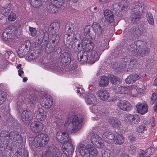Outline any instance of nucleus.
<instances>
[{
	"label": "nucleus",
	"instance_id": "obj_61",
	"mask_svg": "<svg viewBox=\"0 0 157 157\" xmlns=\"http://www.w3.org/2000/svg\"><path fill=\"white\" fill-rule=\"evenodd\" d=\"M139 155V157H146L145 156L146 155L145 152L144 151L141 150L140 151Z\"/></svg>",
	"mask_w": 157,
	"mask_h": 157
},
{
	"label": "nucleus",
	"instance_id": "obj_44",
	"mask_svg": "<svg viewBox=\"0 0 157 157\" xmlns=\"http://www.w3.org/2000/svg\"><path fill=\"white\" fill-rule=\"evenodd\" d=\"M147 18L149 23L151 25L154 24V21L151 13L150 12L148 13L147 15Z\"/></svg>",
	"mask_w": 157,
	"mask_h": 157
},
{
	"label": "nucleus",
	"instance_id": "obj_36",
	"mask_svg": "<svg viewBox=\"0 0 157 157\" xmlns=\"http://www.w3.org/2000/svg\"><path fill=\"white\" fill-rule=\"evenodd\" d=\"M141 16L133 13H132L130 19L131 22L133 23H137L141 18Z\"/></svg>",
	"mask_w": 157,
	"mask_h": 157
},
{
	"label": "nucleus",
	"instance_id": "obj_54",
	"mask_svg": "<svg viewBox=\"0 0 157 157\" xmlns=\"http://www.w3.org/2000/svg\"><path fill=\"white\" fill-rule=\"evenodd\" d=\"M136 147L133 145H131L128 148V150L131 154H134L136 151Z\"/></svg>",
	"mask_w": 157,
	"mask_h": 157
},
{
	"label": "nucleus",
	"instance_id": "obj_12",
	"mask_svg": "<svg viewBox=\"0 0 157 157\" xmlns=\"http://www.w3.org/2000/svg\"><path fill=\"white\" fill-rule=\"evenodd\" d=\"M91 112L96 114L97 116V118H96L95 120H97L98 118L105 117L107 114V111L105 109L102 108L100 106H93L91 107Z\"/></svg>",
	"mask_w": 157,
	"mask_h": 157
},
{
	"label": "nucleus",
	"instance_id": "obj_32",
	"mask_svg": "<svg viewBox=\"0 0 157 157\" xmlns=\"http://www.w3.org/2000/svg\"><path fill=\"white\" fill-rule=\"evenodd\" d=\"M60 23L57 22H54L51 25L50 30L52 33H55L57 32L60 28Z\"/></svg>",
	"mask_w": 157,
	"mask_h": 157
},
{
	"label": "nucleus",
	"instance_id": "obj_1",
	"mask_svg": "<svg viewBox=\"0 0 157 157\" xmlns=\"http://www.w3.org/2000/svg\"><path fill=\"white\" fill-rule=\"evenodd\" d=\"M56 138L57 140L62 144V150L67 156L71 155L73 153L72 141L66 131H58L56 133Z\"/></svg>",
	"mask_w": 157,
	"mask_h": 157
},
{
	"label": "nucleus",
	"instance_id": "obj_31",
	"mask_svg": "<svg viewBox=\"0 0 157 157\" xmlns=\"http://www.w3.org/2000/svg\"><path fill=\"white\" fill-rule=\"evenodd\" d=\"M98 85L102 87H106L108 85V77L105 75L101 77Z\"/></svg>",
	"mask_w": 157,
	"mask_h": 157
},
{
	"label": "nucleus",
	"instance_id": "obj_47",
	"mask_svg": "<svg viewBox=\"0 0 157 157\" xmlns=\"http://www.w3.org/2000/svg\"><path fill=\"white\" fill-rule=\"evenodd\" d=\"M51 68L55 71L58 72L59 73H61L63 71L62 69L58 65H52L51 66Z\"/></svg>",
	"mask_w": 157,
	"mask_h": 157
},
{
	"label": "nucleus",
	"instance_id": "obj_41",
	"mask_svg": "<svg viewBox=\"0 0 157 157\" xmlns=\"http://www.w3.org/2000/svg\"><path fill=\"white\" fill-rule=\"evenodd\" d=\"M28 101L30 104L33 105L36 103V98L34 94L31 95L28 97Z\"/></svg>",
	"mask_w": 157,
	"mask_h": 157
},
{
	"label": "nucleus",
	"instance_id": "obj_46",
	"mask_svg": "<svg viewBox=\"0 0 157 157\" xmlns=\"http://www.w3.org/2000/svg\"><path fill=\"white\" fill-rule=\"evenodd\" d=\"M59 40V36L57 34L53 35L51 38L52 42V43L57 44Z\"/></svg>",
	"mask_w": 157,
	"mask_h": 157
},
{
	"label": "nucleus",
	"instance_id": "obj_18",
	"mask_svg": "<svg viewBox=\"0 0 157 157\" xmlns=\"http://www.w3.org/2000/svg\"><path fill=\"white\" fill-rule=\"evenodd\" d=\"M117 105L123 111H129L131 110L132 106L130 103L126 101H120L117 102Z\"/></svg>",
	"mask_w": 157,
	"mask_h": 157
},
{
	"label": "nucleus",
	"instance_id": "obj_58",
	"mask_svg": "<svg viewBox=\"0 0 157 157\" xmlns=\"http://www.w3.org/2000/svg\"><path fill=\"white\" fill-rule=\"evenodd\" d=\"M145 88L144 86L140 85L138 88H136V89L138 93L141 94L143 93Z\"/></svg>",
	"mask_w": 157,
	"mask_h": 157
},
{
	"label": "nucleus",
	"instance_id": "obj_7",
	"mask_svg": "<svg viewBox=\"0 0 157 157\" xmlns=\"http://www.w3.org/2000/svg\"><path fill=\"white\" fill-rule=\"evenodd\" d=\"M48 140L49 138L47 135L41 133L35 137L32 142V144L35 147H44Z\"/></svg>",
	"mask_w": 157,
	"mask_h": 157
},
{
	"label": "nucleus",
	"instance_id": "obj_20",
	"mask_svg": "<svg viewBox=\"0 0 157 157\" xmlns=\"http://www.w3.org/2000/svg\"><path fill=\"white\" fill-rule=\"evenodd\" d=\"M83 49L86 52L91 51L94 48V44L89 40L84 39L82 41Z\"/></svg>",
	"mask_w": 157,
	"mask_h": 157
},
{
	"label": "nucleus",
	"instance_id": "obj_2",
	"mask_svg": "<svg viewBox=\"0 0 157 157\" xmlns=\"http://www.w3.org/2000/svg\"><path fill=\"white\" fill-rule=\"evenodd\" d=\"M126 2L124 1H121L118 3L113 2L111 3L109 6V23L113 27L117 25L118 24L119 20L116 18V16L113 15V13L115 11L117 10L119 13L118 11L121 12L123 10H125L126 9V6L125 3Z\"/></svg>",
	"mask_w": 157,
	"mask_h": 157
},
{
	"label": "nucleus",
	"instance_id": "obj_29",
	"mask_svg": "<svg viewBox=\"0 0 157 157\" xmlns=\"http://www.w3.org/2000/svg\"><path fill=\"white\" fill-rule=\"evenodd\" d=\"M115 136L114 141L115 144L121 145L124 142V138L122 135L115 133Z\"/></svg>",
	"mask_w": 157,
	"mask_h": 157
},
{
	"label": "nucleus",
	"instance_id": "obj_21",
	"mask_svg": "<svg viewBox=\"0 0 157 157\" xmlns=\"http://www.w3.org/2000/svg\"><path fill=\"white\" fill-rule=\"evenodd\" d=\"M85 101L88 105H94L97 104V101L95 96L93 94H88L85 97Z\"/></svg>",
	"mask_w": 157,
	"mask_h": 157
},
{
	"label": "nucleus",
	"instance_id": "obj_62",
	"mask_svg": "<svg viewBox=\"0 0 157 157\" xmlns=\"http://www.w3.org/2000/svg\"><path fill=\"white\" fill-rule=\"evenodd\" d=\"M28 56L29 59L30 60H32L35 58L34 54L32 53L29 54Z\"/></svg>",
	"mask_w": 157,
	"mask_h": 157
},
{
	"label": "nucleus",
	"instance_id": "obj_16",
	"mask_svg": "<svg viewBox=\"0 0 157 157\" xmlns=\"http://www.w3.org/2000/svg\"><path fill=\"white\" fill-rule=\"evenodd\" d=\"M143 3L142 2H137L135 3L134 6L132 9V13L141 16L144 11Z\"/></svg>",
	"mask_w": 157,
	"mask_h": 157
},
{
	"label": "nucleus",
	"instance_id": "obj_48",
	"mask_svg": "<svg viewBox=\"0 0 157 157\" xmlns=\"http://www.w3.org/2000/svg\"><path fill=\"white\" fill-rule=\"evenodd\" d=\"M154 151V149L152 147L148 148L146 150V152H145L146 157H148L152 155Z\"/></svg>",
	"mask_w": 157,
	"mask_h": 157
},
{
	"label": "nucleus",
	"instance_id": "obj_64",
	"mask_svg": "<svg viewBox=\"0 0 157 157\" xmlns=\"http://www.w3.org/2000/svg\"><path fill=\"white\" fill-rule=\"evenodd\" d=\"M18 72L19 75L21 77V74L24 73V71L22 70V68L19 69L18 71Z\"/></svg>",
	"mask_w": 157,
	"mask_h": 157
},
{
	"label": "nucleus",
	"instance_id": "obj_37",
	"mask_svg": "<svg viewBox=\"0 0 157 157\" xmlns=\"http://www.w3.org/2000/svg\"><path fill=\"white\" fill-rule=\"evenodd\" d=\"M92 27L94 32L98 35L100 34L101 33L102 30L100 25L96 23H94L92 25Z\"/></svg>",
	"mask_w": 157,
	"mask_h": 157
},
{
	"label": "nucleus",
	"instance_id": "obj_49",
	"mask_svg": "<svg viewBox=\"0 0 157 157\" xmlns=\"http://www.w3.org/2000/svg\"><path fill=\"white\" fill-rule=\"evenodd\" d=\"M55 121L56 125L58 126L62 125L64 122V121L61 117L56 118Z\"/></svg>",
	"mask_w": 157,
	"mask_h": 157
},
{
	"label": "nucleus",
	"instance_id": "obj_9",
	"mask_svg": "<svg viewBox=\"0 0 157 157\" xmlns=\"http://www.w3.org/2000/svg\"><path fill=\"white\" fill-rule=\"evenodd\" d=\"M31 45V43L29 40L22 42L18 48L17 53L20 58L23 57L26 55Z\"/></svg>",
	"mask_w": 157,
	"mask_h": 157
},
{
	"label": "nucleus",
	"instance_id": "obj_15",
	"mask_svg": "<svg viewBox=\"0 0 157 157\" xmlns=\"http://www.w3.org/2000/svg\"><path fill=\"white\" fill-rule=\"evenodd\" d=\"M21 119L25 124L29 125L33 118V116L31 112L27 110H23L21 114Z\"/></svg>",
	"mask_w": 157,
	"mask_h": 157
},
{
	"label": "nucleus",
	"instance_id": "obj_56",
	"mask_svg": "<svg viewBox=\"0 0 157 157\" xmlns=\"http://www.w3.org/2000/svg\"><path fill=\"white\" fill-rule=\"evenodd\" d=\"M115 133H113L112 132H109V140H112L111 141L114 143V140L115 137Z\"/></svg>",
	"mask_w": 157,
	"mask_h": 157
},
{
	"label": "nucleus",
	"instance_id": "obj_24",
	"mask_svg": "<svg viewBox=\"0 0 157 157\" xmlns=\"http://www.w3.org/2000/svg\"><path fill=\"white\" fill-rule=\"evenodd\" d=\"M97 94L98 98L102 101L106 100L108 99V91L107 90H100L97 92Z\"/></svg>",
	"mask_w": 157,
	"mask_h": 157
},
{
	"label": "nucleus",
	"instance_id": "obj_63",
	"mask_svg": "<svg viewBox=\"0 0 157 157\" xmlns=\"http://www.w3.org/2000/svg\"><path fill=\"white\" fill-rule=\"evenodd\" d=\"M104 15L105 19L107 20L108 18V10H105L104 12Z\"/></svg>",
	"mask_w": 157,
	"mask_h": 157
},
{
	"label": "nucleus",
	"instance_id": "obj_26",
	"mask_svg": "<svg viewBox=\"0 0 157 157\" xmlns=\"http://www.w3.org/2000/svg\"><path fill=\"white\" fill-rule=\"evenodd\" d=\"M140 78L139 75L137 74H133L130 75L125 79V82L128 84L133 83Z\"/></svg>",
	"mask_w": 157,
	"mask_h": 157
},
{
	"label": "nucleus",
	"instance_id": "obj_13",
	"mask_svg": "<svg viewBox=\"0 0 157 157\" xmlns=\"http://www.w3.org/2000/svg\"><path fill=\"white\" fill-rule=\"evenodd\" d=\"M41 106L45 109L50 108L52 104V100L47 95H42L40 99Z\"/></svg>",
	"mask_w": 157,
	"mask_h": 157
},
{
	"label": "nucleus",
	"instance_id": "obj_5",
	"mask_svg": "<svg viewBox=\"0 0 157 157\" xmlns=\"http://www.w3.org/2000/svg\"><path fill=\"white\" fill-rule=\"evenodd\" d=\"M78 150L83 157H90V155L95 156L98 154L97 150L91 144H87L86 146L82 144H80Z\"/></svg>",
	"mask_w": 157,
	"mask_h": 157
},
{
	"label": "nucleus",
	"instance_id": "obj_10",
	"mask_svg": "<svg viewBox=\"0 0 157 157\" xmlns=\"http://www.w3.org/2000/svg\"><path fill=\"white\" fill-rule=\"evenodd\" d=\"M136 29L134 28H131L127 27L124 32V40H126V43L128 44L132 42L134 38Z\"/></svg>",
	"mask_w": 157,
	"mask_h": 157
},
{
	"label": "nucleus",
	"instance_id": "obj_25",
	"mask_svg": "<svg viewBox=\"0 0 157 157\" xmlns=\"http://www.w3.org/2000/svg\"><path fill=\"white\" fill-rule=\"evenodd\" d=\"M26 94L25 92L21 91L17 95V103L18 106H21L24 103L25 99Z\"/></svg>",
	"mask_w": 157,
	"mask_h": 157
},
{
	"label": "nucleus",
	"instance_id": "obj_22",
	"mask_svg": "<svg viewBox=\"0 0 157 157\" xmlns=\"http://www.w3.org/2000/svg\"><path fill=\"white\" fill-rule=\"evenodd\" d=\"M132 86H122L121 85H117L115 88V90L117 93L122 94H129L132 91Z\"/></svg>",
	"mask_w": 157,
	"mask_h": 157
},
{
	"label": "nucleus",
	"instance_id": "obj_60",
	"mask_svg": "<svg viewBox=\"0 0 157 157\" xmlns=\"http://www.w3.org/2000/svg\"><path fill=\"white\" fill-rule=\"evenodd\" d=\"M102 137L105 141L107 142V140L108 139V132H106L104 133L102 135Z\"/></svg>",
	"mask_w": 157,
	"mask_h": 157
},
{
	"label": "nucleus",
	"instance_id": "obj_43",
	"mask_svg": "<svg viewBox=\"0 0 157 157\" xmlns=\"http://www.w3.org/2000/svg\"><path fill=\"white\" fill-rule=\"evenodd\" d=\"M132 117L131 124L137 123L140 121V117L137 115H132Z\"/></svg>",
	"mask_w": 157,
	"mask_h": 157
},
{
	"label": "nucleus",
	"instance_id": "obj_17",
	"mask_svg": "<svg viewBox=\"0 0 157 157\" xmlns=\"http://www.w3.org/2000/svg\"><path fill=\"white\" fill-rule=\"evenodd\" d=\"M34 115L36 118L40 121H44L47 117L46 112L42 108H39L36 110Z\"/></svg>",
	"mask_w": 157,
	"mask_h": 157
},
{
	"label": "nucleus",
	"instance_id": "obj_4",
	"mask_svg": "<svg viewBox=\"0 0 157 157\" xmlns=\"http://www.w3.org/2000/svg\"><path fill=\"white\" fill-rule=\"evenodd\" d=\"M137 64V62L134 58L126 57L122 59L117 66L114 68L115 69L117 68L119 71H122L125 68H133L136 66Z\"/></svg>",
	"mask_w": 157,
	"mask_h": 157
},
{
	"label": "nucleus",
	"instance_id": "obj_38",
	"mask_svg": "<svg viewBox=\"0 0 157 157\" xmlns=\"http://www.w3.org/2000/svg\"><path fill=\"white\" fill-rule=\"evenodd\" d=\"M132 115L131 114H125L123 116L122 118V121L127 124H131Z\"/></svg>",
	"mask_w": 157,
	"mask_h": 157
},
{
	"label": "nucleus",
	"instance_id": "obj_57",
	"mask_svg": "<svg viewBox=\"0 0 157 157\" xmlns=\"http://www.w3.org/2000/svg\"><path fill=\"white\" fill-rule=\"evenodd\" d=\"M157 99V95L155 93H153L151 98L150 103L153 104Z\"/></svg>",
	"mask_w": 157,
	"mask_h": 157
},
{
	"label": "nucleus",
	"instance_id": "obj_27",
	"mask_svg": "<svg viewBox=\"0 0 157 157\" xmlns=\"http://www.w3.org/2000/svg\"><path fill=\"white\" fill-rule=\"evenodd\" d=\"M136 107L138 112L141 114H144L147 112V105L146 104L140 103L136 105Z\"/></svg>",
	"mask_w": 157,
	"mask_h": 157
},
{
	"label": "nucleus",
	"instance_id": "obj_50",
	"mask_svg": "<svg viewBox=\"0 0 157 157\" xmlns=\"http://www.w3.org/2000/svg\"><path fill=\"white\" fill-rule=\"evenodd\" d=\"M16 18V14L13 12H11L8 16V19L9 21H14Z\"/></svg>",
	"mask_w": 157,
	"mask_h": 157
},
{
	"label": "nucleus",
	"instance_id": "obj_8",
	"mask_svg": "<svg viewBox=\"0 0 157 157\" xmlns=\"http://www.w3.org/2000/svg\"><path fill=\"white\" fill-rule=\"evenodd\" d=\"M65 39L66 41V43L69 45H71L73 43H75L76 45L77 43V47L80 48L81 46V42L80 41V35L78 33H71L70 36L69 34H66L64 36V41H65Z\"/></svg>",
	"mask_w": 157,
	"mask_h": 157
},
{
	"label": "nucleus",
	"instance_id": "obj_45",
	"mask_svg": "<svg viewBox=\"0 0 157 157\" xmlns=\"http://www.w3.org/2000/svg\"><path fill=\"white\" fill-rule=\"evenodd\" d=\"M15 135V137H14V140H22V137L20 135L18 132L17 131H13L11 132V136Z\"/></svg>",
	"mask_w": 157,
	"mask_h": 157
},
{
	"label": "nucleus",
	"instance_id": "obj_11",
	"mask_svg": "<svg viewBox=\"0 0 157 157\" xmlns=\"http://www.w3.org/2000/svg\"><path fill=\"white\" fill-rule=\"evenodd\" d=\"M14 28L12 26H9L4 30L2 36V39L6 41L11 42L14 39L15 35L13 31Z\"/></svg>",
	"mask_w": 157,
	"mask_h": 157
},
{
	"label": "nucleus",
	"instance_id": "obj_28",
	"mask_svg": "<svg viewBox=\"0 0 157 157\" xmlns=\"http://www.w3.org/2000/svg\"><path fill=\"white\" fill-rule=\"evenodd\" d=\"M77 57L78 61L86 62L88 59L87 53L83 51H80L78 54Z\"/></svg>",
	"mask_w": 157,
	"mask_h": 157
},
{
	"label": "nucleus",
	"instance_id": "obj_14",
	"mask_svg": "<svg viewBox=\"0 0 157 157\" xmlns=\"http://www.w3.org/2000/svg\"><path fill=\"white\" fill-rule=\"evenodd\" d=\"M90 139L92 143L96 147L101 148L103 147L104 145L103 141L97 134L92 133L91 134Z\"/></svg>",
	"mask_w": 157,
	"mask_h": 157
},
{
	"label": "nucleus",
	"instance_id": "obj_19",
	"mask_svg": "<svg viewBox=\"0 0 157 157\" xmlns=\"http://www.w3.org/2000/svg\"><path fill=\"white\" fill-rule=\"evenodd\" d=\"M44 128L43 124L39 121H33L30 125V128L34 132L38 133L40 132Z\"/></svg>",
	"mask_w": 157,
	"mask_h": 157
},
{
	"label": "nucleus",
	"instance_id": "obj_39",
	"mask_svg": "<svg viewBox=\"0 0 157 157\" xmlns=\"http://www.w3.org/2000/svg\"><path fill=\"white\" fill-rule=\"evenodd\" d=\"M6 92L0 90V105L5 102L6 99Z\"/></svg>",
	"mask_w": 157,
	"mask_h": 157
},
{
	"label": "nucleus",
	"instance_id": "obj_34",
	"mask_svg": "<svg viewBox=\"0 0 157 157\" xmlns=\"http://www.w3.org/2000/svg\"><path fill=\"white\" fill-rule=\"evenodd\" d=\"M62 61L65 63H69L71 61L70 54L67 52H63L61 56Z\"/></svg>",
	"mask_w": 157,
	"mask_h": 157
},
{
	"label": "nucleus",
	"instance_id": "obj_42",
	"mask_svg": "<svg viewBox=\"0 0 157 157\" xmlns=\"http://www.w3.org/2000/svg\"><path fill=\"white\" fill-rule=\"evenodd\" d=\"M125 46L122 43L121 44H120L117 48L114 50V53L117 55H119L122 52L121 49L124 48Z\"/></svg>",
	"mask_w": 157,
	"mask_h": 157
},
{
	"label": "nucleus",
	"instance_id": "obj_6",
	"mask_svg": "<svg viewBox=\"0 0 157 157\" xmlns=\"http://www.w3.org/2000/svg\"><path fill=\"white\" fill-rule=\"evenodd\" d=\"M136 47L135 43L132 42L131 45L128 46V49L130 51L134 56H137L140 55L143 57L147 54L149 52V49L146 46H143L141 48L138 50L136 48Z\"/></svg>",
	"mask_w": 157,
	"mask_h": 157
},
{
	"label": "nucleus",
	"instance_id": "obj_51",
	"mask_svg": "<svg viewBox=\"0 0 157 157\" xmlns=\"http://www.w3.org/2000/svg\"><path fill=\"white\" fill-rule=\"evenodd\" d=\"M146 128V127L144 125L141 124L137 128V131L139 133H143Z\"/></svg>",
	"mask_w": 157,
	"mask_h": 157
},
{
	"label": "nucleus",
	"instance_id": "obj_23",
	"mask_svg": "<svg viewBox=\"0 0 157 157\" xmlns=\"http://www.w3.org/2000/svg\"><path fill=\"white\" fill-rule=\"evenodd\" d=\"M63 3L59 1H56L55 3H51L49 5V7L52 13H56L58 10V8H61L63 6Z\"/></svg>",
	"mask_w": 157,
	"mask_h": 157
},
{
	"label": "nucleus",
	"instance_id": "obj_35",
	"mask_svg": "<svg viewBox=\"0 0 157 157\" xmlns=\"http://www.w3.org/2000/svg\"><path fill=\"white\" fill-rule=\"evenodd\" d=\"M109 121L110 124L114 128H118L121 125V122L117 119L113 117L110 119Z\"/></svg>",
	"mask_w": 157,
	"mask_h": 157
},
{
	"label": "nucleus",
	"instance_id": "obj_40",
	"mask_svg": "<svg viewBox=\"0 0 157 157\" xmlns=\"http://www.w3.org/2000/svg\"><path fill=\"white\" fill-rule=\"evenodd\" d=\"M29 1L31 5L35 8L39 7L41 4V0H29Z\"/></svg>",
	"mask_w": 157,
	"mask_h": 157
},
{
	"label": "nucleus",
	"instance_id": "obj_30",
	"mask_svg": "<svg viewBox=\"0 0 157 157\" xmlns=\"http://www.w3.org/2000/svg\"><path fill=\"white\" fill-rule=\"evenodd\" d=\"M102 52V51L100 48H96V50L92 52V59L94 61L98 60Z\"/></svg>",
	"mask_w": 157,
	"mask_h": 157
},
{
	"label": "nucleus",
	"instance_id": "obj_33",
	"mask_svg": "<svg viewBox=\"0 0 157 157\" xmlns=\"http://www.w3.org/2000/svg\"><path fill=\"white\" fill-rule=\"evenodd\" d=\"M109 81L113 84H119L121 82V80L119 78L113 75H109Z\"/></svg>",
	"mask_w": 157,
	"mask_h": 157
},
{
	"label": "nucleus",
	"instance_id": "obj_55",
	"mask_svg": "<svg viewBox=\"0 0 157 157\" xmlns=\"http://www.w3.org/2000/svg\"><path fill=\"white\" fill-rule=\"evenodd\" d=\"M75 90L77 91V93L78 94H81L82 95L85 93V90H83L80 87L76 86Z\"/></svg>",
	"mask_w": 157,
	"mask_h": 157
},
{
	"label": "nucleus",
	"instance_id": "obj_59",
	"mask_svg": "<svg viewBox=\"0 0 157 157\" xmlns=\"http://www.w3.org/2000/svg\"><path fill=\"white\" fill-rule=\"evenodd\" d=\"M90 26L88 25L86 26L85 27L84 32L86 35L90 33Z\"/></svg>",
	"mask_w": 157,
	"mask_h": 157
},
{
	"label": "nucleus",
	"instance_id": "obj_3",
	"mask_svg": "<svg viewBox=\"0 0 157 157\" xmlns=\"http://www.w3.org/2000/svg\"><path fill=\"white\" fill-rule=\"evenodd\" d=\"M82 119L76 115L69 114L66 120L65 126L71 133L75 132L81 128Z\"/></svg>",
	"mask_w": 157,
	"mask_h": 157
},
{
	"label": "nucleus",
	"instance_id": "obj_52",
	"mask_svg": "<svg viewBox=\"0 0 157 157\" xmlns=\"http://www.w3.org/2000/svg\"><path fill=\"white\" fill-rule=\"evenodd\" d=\"M29 30L31 36H36L37 31L35 28L29 26Z\"/></svg>",
	"mask_w": 157,
	"mask_h": 157
},
{
	"label": "nucleus",
	"instance_id": "obj_53",
	"mask_svg": "<svg viewBox=\"0 0 157 157\" xmlns=\"http://www.w3.org/2000/svg\"><path fill=\"white\" fill-rule=\"evenodd\" d=\"M10 11V8H5L2 7L1 9V13L4 15H7Z\"/></svg>",
	"mask_w": 157,
	"mask_h": 157
}]
</instances>
